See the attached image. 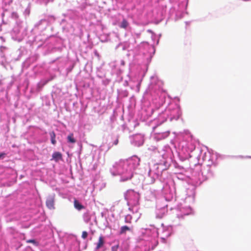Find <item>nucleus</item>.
<instances>
[{
  "instance_id": "nucleus-1",
  "label": "nucleus",
  "mask_w": 251,
  "mask_h": 251,
  "mask_svg": "<svg viewBox=\"0 0 251 251\" xmlns=\"http://www.w3.org/2000/svg\"><path fill=\"white\" fill-rule=\"evenodd\" d=\"M55 195L54 194L49 195L46 200V204L47 207L50 209H54V201Z\"/></svg>"
},
{
  "instance_id": "nucleus-2",
  "label": "nucleus",
  "mask_w": 251,
  "mask_h": 251,
  "mask_svg": "<svg viewBox=\"0 0 251 251\" xmlns=\"http://www.w3.org/2000/svg\"><path fill=\"white\" fill-rule=\"evenodd\" d=\"M52 160H54L55 162H58L59 160L62 159V155L60 152L56 151L52 154Z\"/></svg>"
},
{
  "instance_id": "nucleus-3",
  "label": "nucleus",
  "mask_w": 251,
  "mask_h": 251,
  "mask_svg": "<svg viewBox=\"0 0 251 251\" xmlns=\"http://www.w3.org/2000/svg\"><path fill=\"white\" fill-rule=\"evenodd\" d=\"M104 244V240L103 236H100L99 238V240L98 243H97V246L96 247V250H98L100 248H101Z\"/></svg>"
},
{
  "instance_id": "nucleus-4",
  "label": "nucleus",
  "mask_w": 251,
  "mask_h": 251,
  "mask_svg": "<svg viewBox=\"0 0 251 251\" xmlns=\"http://www.w3.org/2000/svg\"><path fill=\"white\" fill-rule=\"evenodd\" d=\"M74 206L78 210H80L84 208V206L80 204L76 200H75L74 201Z\"/></svg>"
},
{
  "instance_id": "nucleus-5",
  "label": "nucleus",
  "mask_w": 251,
  "mask_h": 251,
  "mask_svg": "<svg viewBox=\"0 0 251 251\" xmlns=\"http://www.w3.org/2000/svg\"><path fill=\"white\" fill-rule=\"evenodd\" d=\"M50 135L51 139V142L53 145H55L56 143L55 140V133L54 131H51L50 133Z\"/></svg>"
},
{
  "instance_id": "nucleus-6",
  "label": "nucleus",
  "mask_w": 251,
  "mask_h": 251,
  "mask_svg": "<svg viewBox=\"0 0 251 251\" xmlns=\"http://www.w3.org/2000/svg\"><path fill=\"white\" fill-rule=\"evenodd\" d=\"M68 141L71 143H75L76 142V140L74 137L73 133H70L67 137Z\"/></svg>"
},
{
  "instance_id": "nucleus-7",
  "label": "nucleus",
  "mask_w": 251,
  "mask_h": 251,
  "mask_svg": "<svg viewBox=\"0 0 251 251\" xmlns=\"http://www.w3.org/2000/svg\"><path fill=\"white\" fill-rule=\"evenodd\" d=\"M128 25V23L126 19H123L121 23L120 27L122 28L126 29Z\"/></svg>"
},
{
  "instance_id": "nucleus-8",
  "label": "nucleus",
  "mask_w": 251,
  "mask_h": 251,
  "mask_svg": "<svg viewBox=\"0 0 251 251\" xmlns=\"http://www.w3.org/2000/svg\"><path fill=\"white\" fill-rule=\"evenodd\" d=\"M130 228L126 226H123L121 227L120 234H122L126 232V231L129 230Z\"/></svg>"
},
{
  "instance_id": "nucleus-9",
  "label": "nucleus",
  "mask_w": 251,
  "mask_h": 251,
  "mask_svg": "<svg viewBox=\"0 0 251 251\" xmlns=\"http://www.w3.org/2000/svg\"><path fill=\"white\" fill-rule=\"evenodd\" d=\"M26 243H32V244L35 245V246H37L38 245V242H36V240H34V239L27 240L26 241Z\"/></svg>"
},
{
  "instance_id": "nucleus-10",
  "label": "nucleus",
  "mask_w": 251,
  "mask_h": 251,
  "mask_svg": "<svg viewBox=\"0 0 251 251\" xmlns=\"http://www.w3.org/2000/svg\"><path fill=\"white\" fill-rule=\"evenodd\" d=\"M119 247V244H117L115 246H113L111 247V251H118V249Z\"/></svg>"
},
{
  "instance_id": "nucleus-11",
  "label": "nucleus",
  "mask_w": 251,
  "mask_h": 251,
  "mask_svg": "<svg viewBox=\"0 0 251 251\" xmlns=\"http://www.w3.org/2000/svg\"><path fill=\"white\" fill-rule=\"evenodd\" d=\"M87 236H88V233L85 231H83L82 233V235H81L82 238L83 239H85L87 237Z\"/></svg>"
},
{
  "instance_id": "nucleus-12",
  "label": "nucleus",
  "mask_w": 251,
  "mask_h": 251,
  "mask_svg": "<svg viewBox=\"0 0 251 251\" xmlns=\"http://www.w3.org/2000/svg\"><path fill=\"white\" fill-rule=\"evenodd\" d=\"M118 142H119V140H118V139H116V140L114 141V142L113 144H114V145H117L118 144Z\"/></svg>"
},
{
  "instance_id": "nucleus-13",
  "label": "nucleus",
  "mask_w": 251,
  "mask_h": 251,
  "mask_svg": "<svg viewBox=\"0 0 251 251\" xmlns=\"http://www.w3.org/2000/svg\"><path fill=\"white\" fill-rule=\"evenodd\" d=\"M5 153H0V158H1L2 157L5 156Z\"/></svg>"
},
{
  "instance_id": "nucleus-14",
  "label": "nucleus",
  "mask_w": 251,
  "mask_h": 251,
  "mask_svg": "<svg viewBox=\"0 0 251 251\" xmlns=\"http://www.w3.org/2000/svg\"><path fill=\"white\" fill-rule=\"evenodd\" d=\"M132 175H131V176H130V177L129 178V179H131V178L132 177Z\"/></svg>"
}]
</instances>
